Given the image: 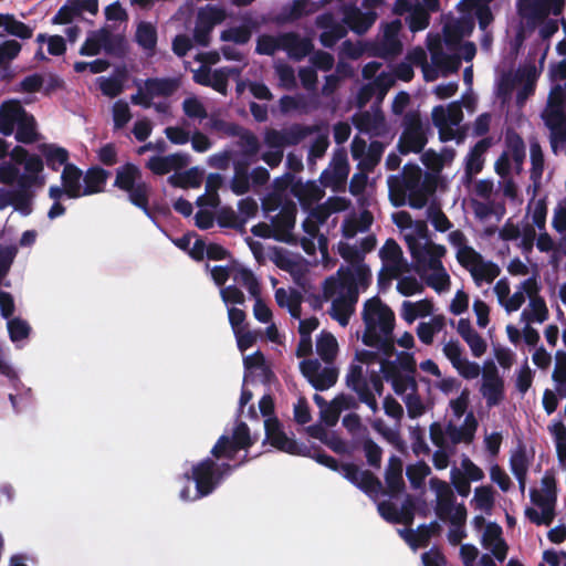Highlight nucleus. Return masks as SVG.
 <instances>
[{"instance_id":"1","label":"nucleus","mask_w":566,"mask_h":566,"mask_svg":"<svg viewBox=\"0 0 566 566\" xmlns=\"http://www.w3.org/2000/svg\"><path fill=\"white\" fill-rule=\"evenodd\" d=\"M473 31V20L470 17L450 19L444 23L443 38L428 34L427 52L422 48H415L408 52L406 61L411 65L421 67L423 78L433 82L440 76H448L460 69L461 61L470 62L476 53V46L471 41H463Z\"/></svg>"},{"instance_id":"2","label":"nucleus","mask_w":566,"mask_h":566,"mask_svg":"<svg viewBox=\"0 0 566 566\" xmlns=\"http://www.w3.org/2000/svg\"><path fill=\"white\" fill-rule=\"evenodd\" d=\"M252 444L250 430L244 422H238L233 428L232 436L222 434L211 449L212 458H206L185 471L182 479L186 485L180 490L179 497L184 502H195L211 493L230 475L231 461L241 449H248Z\"/></svg>"},{"instance_id":"3","label":"nucleus","mask_w":566,"mask_h":566,"mask_svg":"<svg viewBox=\"0 0 566 566\" xmlns=\"http://www.w3.org/2000/svg\"><path fill=\"white\" fill-rule=\"evenodd\" d=\"M46 182L44 163L38 155L15 146L10 160L0 163V210L12 207L22 217L33 212L38 190Z\"/></svg>"},{"instance_id":"4","label":"nucleus","mask_w":566,"mask_h":566,"mask_svg":"<svg viewBox=\"0 0 566 566\" xmlns=\"http://www.w3.org/2000/svg\"><path fill=\"white\" fill-rule=\"evenodd\" d=\"M338 253L348 264L324 281L323 300L331 303L329 316L346 327L355 312L359 293L365 292L371 282V271L356 245L339 243Z\"/></svg>"},{"instance_id":"5","label":"nucleus","mask_w":566,"mask_h":566,"mask_svg":"<svg viewBox=\"0 0 566 566\" xmlns=\"http://www.w3.org/2000/svg\"><path fill=\"white\" fill-rule=\"evenodd\" d=\"M361 317L365 324L361 340L373 349L357 352L356 359L368 365L378 356L391 357L395 352L394 312L378 296H374L364 303Z\"/></svg>"},{"instance_id":"6","label":"nucleus","mask_w":566,"mask_h":566,"mask_svg":"<svg viewBox=\"0 0 566 566\" xmlns=\"http://www.w3.org/2000/svg\"><path fill=\"white\" fill-rule=\"evenodd\" d=\"M386 0H364V11L355 6L343 7V20L337 21L332 13H323L316 18V25L322 29L319 41L325 48H333L337 41L346 36L348 28L364 34L375 23L376 9Z\"/></svg>"},{"instance_id":"7","label":"nucleus","mask_w":566,"mask_h":566,"mask_svg":"<svg viewBox=\"0 0 566 566\" xmlns=\"http://www.w3.org/2000/svg\"><path fill=\"white\" fill-rule=\"evenodd\" d=\"M388 193L395 207L408 205L413 209L427 206L429 197L434 192L436 186L417 165H406L398 175L387 178Z\"/></svg>"},{"instance_id":"8","label":"nucleus","mask_w":566,"mask_h":566,"mask_svg":"<svg viewBox=\"0 0 566 566\" xmlns=\"http://www.w3.org/2000/svg\"><path fill=\"white\" fill-rule=\"evenodd\" d=\"M552 80L553 86L542 117L549 130L551 149L555 155H558L566 147V111L564 108L566 61L560 62L552 70Z\"/></svg>"},{"instance_id":"9","label":"nucleus","mask_w":566,"mask_h":566,"mask_svg":"<svg viewBox=\"0 0 566 566\" xmlns=\"http://www.w3.org/2000/svg\"><path fill=\"white\" fill-rule=\"evenodd\" d=\"M565 0H517L516 10L528 29H537L542 40H549L559 29Z\"/></svg>"},{"instance_id":"10","label":"nucleus","mask_w":566,"mask_h":566,"mask_svg":"<svg viewBox=\"0 0 566 566\" xmlns=\"http://www.w3.org/2000/svg\"><path fill=\"white\" fill-rule=\"evenodd\" d=\"M448 242L455 250L458 263L471 275L474 284L480 287L484 283L491 284L501 273L500 266L478 252L461 230H453L448 234Z\"/></svg>"},{"instance_id":"11","label":"nucleus","mask_w":566,"mask_h":566,"mask_svg":"<svg viewBox=\"0 0 566 566\" xmlns=\"http://www.w3.org/2000/svg\"><path fill=\"white\" fill-rule=\"evenodd\" d=\"M22 144H32L40 139L34 116L28 113L20 101L9 99L0 105V134L10 136Z\"/></svg>"},{"instance_id":"12","label":"nucleus","mask_w":566,"mask_h":566,"mask_svg":"<svg viewBox=\"0 0 566 566\" xmlns=\"http://www.w3.org/2000/svg\"><path fill=\"white\" fill-rule=\"evenodd\" d=\"M538 72L535 65L527 64L514 72L503 73L497 82L496 93L505 102L516 92V104L522 106L535 91Z\"/></svg>"},{"instance_id":"13","label":"nucleus","mask_w":566,"mask_h":566,"mask_svg":"<svg viewBox=\"0 0 566 566\" xmlns=\"http://www.w3.org/2000/svg\"><path fill=\"white\" fill-rule=\"evenodd\" d=\"M363 364L352 363L349 365L346 374V385L357 394L360 402L365 403L373 413H376L378 411L376 395H382V379L376 371L366 376L367 370H365Z\"/></svg>"},{"instance_id":"14","label":"nucleus","mask_w":566,"mask_h":566,"mask_svg":"<svg viewBox=\"0 0 566 566\" xmlns=\"http://www.w3.org/2000/svg\"><path fill=\"white\" fill-rule=\"evenodd\" d=\"M374 361L379 363V373L391 382L394 391L402 399L409 392L417 391V382L412 376L415 368L410 357L397 356L395 360H390V357L378 356Z\"/></svg>"},{"instance_id":"15","label":"nucleus","mask_w":566,"mask_h":566,"mask_svg":"<svg viewBox=\"0 0 566 566\" xmlns=\"http://www.w3.org/2000/svg\"><path fill=\"white\" fill-rule=\"evenodd\" d=\"M328 217V210L319 206L313 209L303 221L305 235L301 238L300 243L307 254L314 255L317 249L323 253L327 251L328 240L319 232V227L327 221Z\"/></svg>"},{"instance_id":"16","label":"nucleus","mask_w":566,"mask_h":566,"mask_svg":"<svg viewBox=\"0 0 566 566\" xmlns=\"http://www.w3.org/2000/svg\"><path fill=\"white\" fill-rule=\"evenodd\" d=\"M410 254L416 263L419 274H427L430 270H434L442 264L441 259L444 256L447 249L444 245L433 243L426 234L418 237L417 240L409 242L407 245Z\"/></svg>"},{"instance_id":"17","label":"nucleus","mask_w":566,"mask_h":566,"mask_svg":"<svg viewBox=\"0 0 566 566\" xmlns=\"http://www.w3.org/2000/svg\"><path fill=\"white\" fill-rule=\"evenodd\" d=\"M432 122L439 130V137L442 142L455 139L461 142L460 124L463 120V112L460 102L450 103L447 106L438 105L433 107Z\"/></svg>"},{"instance_id":"18","label":"nucleus","mask_w":566,"mask_h":566,"mask_svg":"<svg viewBox=\"0 0 566 566\" xmlns=\"http://www.w3.org/2000/svg\"><path fill=\"white\" fill-rule=\"evenodd\" d=\"M431 491L436 494V514L441 521L453 518V521H465L467 509L463 504L455 503V496L452 488L438 478H431L429 481Z\"/></svg>"},{"instance_id":"19","label":"nucleus","mask_w":566,"mask_h":566,"mask_svg":"<svg viewBox=\"0 0 566 566\" xmlns=\"http://www.w3.org/2000/svg\"><path fill=\"white\" fill-rule=\"evenodd\" d=\"M300 370L310 385L318 391L332 388L337 382L339 374L335 361H321L317 358L301 360Z\"/></svg>"},{"instance_id":"20","label":"nucleus","mask_w":566,"mask_h":566,"mask_svg":"<svg viewBox=\"0 0 566 566\" xmlns=\"http://www.w3.org/2000/svg\"><path fill=\"white\" fill-rule=\"evenodd\" d=\"M439 9V0H396L394 11L408 14L406 22L411 32L424 30L429 25V13Z\"/></svg>"},{"instance_id":"21","label":"nucleus","mask_w":566,"mask_h":566,"mask_svg":"<svg viewBox=\"0 0 566 566\" xmlns=\"http://www.w3.org/2000/svg\"><path fill=\"white\" fill-rule=\"evenodd\" d=\"M402 133L398 140L400 154L421 153L427 139V127L418 113H407L402 118Z\"/></svg>"},{"instance_id":"22","label":"nucleus","mask_w":566,"mask_h":566,"mask_svg":"<svg viewBox=\"0 0 566 566\" xmlns=\"http://www.w3.org/2000/svg\"><path fill=\"white\" fill-rule=\"evenodd\" d=\"M317 130V126L298 123L291 124L281 129L271 128L264 133V144H271L284 150L285 147L298 145Z\"/></svg>"},{"instance_id":"23","label":"nucleus","mask_w":566,"mask_h":566,"mask_svg":"<svg viewBox=\"0 0 566 566\" xmlns=\"http://www.w3.org/2000/svg\"><path fill=\"white\" fill-rule=\"evenodd\" d=\"M48 196H65L67 199L86 197L87 191H83V171L74 164L65 165L61 174V186H50Z\"/></svg>"},{"instance_id":"24","label":"nucleus","mask_w":566,"mask_h":566,"mask_svg":"<svg viewBox=\"0 0 566 566\" xmlns=\"http://www.w3.org/2000/svg\"><path fill=\"white\" fill-rule=\"evenodd\" d=\"M480 392L489 408L496 407L504 400V379L492 360L484 364Z\"/></svg>"},{"instance_id":"25","label":"nucleus","mask_w":566,"mask_h":566,"mask_svg":"<svg viewBox=\"0 0 566 566\" xmlns=\"http://www.w3.org/2000/svg\"><path fill=\"white\" fill-rule=\"evenodd\" d=\"M442 353L461 377L471 380L481 374L480 365L463 355V347L459 340L450 339L443 343Z\"/></svg>"},{"instance_id":"26","label":"nucleus","mask_w":566,"mask_h":566,"mask_svg":"<svg viewBox=\"0 0 566 566\" xmlns=\"http://www.w3.org/2000/svg\"><path fill=\"white\" fill-rule=\"evenodd\" d=\"M401 29L402 22L399 19L387 23L381 35L378 36L374 44L375 54L384 59H392L400 54L402 51V44L399 39Z\"/></svg>"},{"instance_id":"27","label":"nucleus","mask_w":566,"mask_h":566,"mask_svg":"<svg viewBox=\"0 0 566 566\" xmlns=\"http://www.w3.org/2000/svg\"><path fill=\"white\" fill-rule=\"evenodd\" d=\"M356 128L369 137L382 136L386 130V122L379 105H373L370 111H364L353 116Z\"/></svg>"},{"instance_id":"28","label":"nucleus","mask_w":566,"mask_h":566,"mask_svg":"<svg viewBox=\"0 0 566 566\" xmlns=\"http://www.w3.org/2000/svg\"><path fill=\"white\" fill-rule=\"evenodd\" d=\"M349 174V165L345 150H336L326 169L319 176V181L324 187H337L346 181Z\"/></svg>"},{"instance_id":"29","label":"nucleus","mask_w":566,"mask_h":566,"mask_svg":"<svg viewBox=\"0 0 566 566\" xmlns=\"http://www.w3.org/2000/svg\"><path fill=\"white\" fill-rule=\"evenodd\" d=\"M352 484L368 495H376L381 490V482L369 471L359 470L354 464H343L338 470Z\"/></svg>"},{"instance_id":"30","label":"nucleus","mask_w":566,"mask_h":566,"mask_svg":"<svg viewBox=\"0 0 566 566\" xmlns=\"http://www.w3.org/2000/svg\"><path fill=\"white\" fill-rule=\"evenodd\" d=\"M269 218L274 231V239L291 242L293 240L292 230L295 226V210L282 208L274 216H269Z\"/></svg>"},{"instance_id":"31","label":"nucleus","mask_w":566,"mask_h":566,"mask_svg":"<svg viewBox=\"0 0 566 566\" xmlns=\"http://www.w3.org/2000/svg\"><path fill=\"white\" fill-rule=\"evenodd\" d=\"M502 530L496 524H489L481 537L482 546L491 552V556L503 563L507 555V545L502 538Z\"/></svg>"},{"instance_id":"32","label":"nucleus","mask_w":566,"mask_h":566,"mask_svg":"<svg viewBox=\"0 0 566 566\" xmlns=\"http://www.w3.org/2000/svg\"><path fill=\"white\" fill-rule=\"evenodd\" d=\"M530 159H531V181L532 185L527 188V193L533 191L537 196V191L542 186V178L545 167V158L542 146L538 140L533 137L530 139Z\"/></svg>"},{"instance_id":"33","label":"nucleus","mask_w":566,"mask_h":566,"mask_svg":"<svg viewBox=\"0 0 566 566\" xmlns=\"http://www.w3.org/2000/svg\"><path fill=\"white\" fill-rule=\"evenodd\" d=\"M281 50L286 52L290 59L301 61L313 50L310 39L302 38L294 32L281 33Z\"/></svg>"},{"instance_id":"34","label":"nucleus","mask_w":566,"mask_h":566,"mask_svg":"<svg viewBox=\"0 0 566 566\" xmlns=\"http://www.w3.org/2000/svg\"><path fill=\"white\" fill-rule=\"evenodd\" d=\"M144 84L146 85L147 95L150 96L151 101L159 97L167 98L180 88L181 77H148L144 81Z\"/></svg>"},{"instance_id":"35","label":"nucleus","mask_w":566,"mask_h":566,"mask_svg":"<svg viewBox=\"0 0 566 566\" xmlns=\"http://www.w3.org/2000/svg\"><path fill=\"white\" fill-rule=\"evenodd\" d=\"M264 430L266 440L273 447L287 453H296V442L285 434V432L281 428L280 422L276 419H265Z\"/></svg>"},{"instance_id":"36","label":"nucleus","mask_w":566,"mask_h":566,"mask_svg":"<svg viewBox=\"0 0 566 566\" xmlns=\"http://www.w3.org/2000/svg\"><path fill=\"white\" fill-rule=\"evenodd\" d=\"M241 280L249 293L255 298L253 306V314L255 319L260 323H270L272 319V312L268 305L259 296V284L254 275L249 271L241 272Z\"/></svg>"},{"instance_id":"37","label":"nucleus","mask_w":566,"mask_h":566,"mask_svg":"<svg viewBox=\"0 0 566 566\" xmlns=\"http://www.w3.org/2000/svg\"><path fill=\"white\" fill-rule=\"evenodd\" d=\"M490 147L488 139L479 140L474 147L469 151L465 157L464 175L462 177L463 184L469 185L472 182L473 177L479 174L484 166L483 154Z\"/></svg>"},{"instance_id":"38","label":"nucleus","mask_w":566,"mask_h":566,"mask_svg":"<svg viewBox=\"0 0 566 566\" xmlns=\"http://www.w3.org/2000/svg\"><path fill=\"white\" fill-rule=\"evenodd\" d=\"M394 223L401 230L407 243L412 242L427 233V226L422 221H413L407 211H398L392 214Z\"/></svg>"},{"instance_id":"39","label":"nucleus","mask_w":566,"mask_h":566,"mask_svg":"<svg viewBox=\"0 0 566 566\" xmlns=\"http://www.w3.org/2000/svg\"><path fill=\"white\" fill-rule=\"evenodd\" d=\"M539 292V286L535 277H528L521 282L515 292L505 301L503 307L507 313L515 312L525 303L526 296L528 301L534 294Z\"/></svg>"},{"instance_id":"40","label":"nucleus","mask_w":566,"mask_h":566,"mask_svg":"<svg viewBox=\"0 0 566 566\" xmlns=\"http://www.w3.org/2000/svg\"><path fill=\"white\" fill-rule=\"evenodd\" d=\"M187 164L188 156L177 153L168 156H153L148 159L146 167L156 175H165L171 170L181 169Z\"/></svg>"},{"instance_id":"41","label":"nucleus","mask_w":566,"mask_h":566,"mask_svg":"<svg viewBox=\"0 0 566 566\" xmlns=\"http://www.w3.org/2000/svg\"><path fill=\"white\" fill-rule=\"evenodd\" d=\"M280 109L282 113L286 114L292 111H297L303 114H307L314 109H316L319 105L317 94L311 95H296L290 96L284 95L280 98L279 102Z\"/></svg>"},{"instance_id":"42","label":"nucleus","mask_w":566,"mask_h":566,"mask_svg":"<svg viewBox=\"0 0 566 566\" xmlns=\"http://www.w3.org/2000/svg\"><path fill=\"white\" fill-rule=\"evenodd\" d=\"M475 429L476 422L472 413L467 416L465 422L462 426L449 422L446 432L450 449L453 450L461 442L470 443L474 437Z\"/></svg>"},{"instance_id":"43","label":"nucleus","mask_w":566,"mask_h":566,"mask_svg":"<svg viewBox=\"0 0 566 566\" xmlns=\"http://www.w3.org/2000/svg\"><path fill=\"white\" fill-rule=\"evenodd\" d=\"M374 221L370 211L364 209L359 213H355L345 219L342 224V232L346 239H353L358 233H365L369 230Z\"/></svg>"},{"instance_id":"44","label":"nucleus","mask_w":566,"mask_h":566,"mask_svg":"<svg viewBox=\"0 0 566 566\" xmlns=\"http://www.w3.org/2000/svg\"><path fill=\"white\" fill-rule=\"evenodd\" d=\"M548 318V308L545 300L537 294L531 297L527 306L521 313V322L524 324H543Z\"/></svg>"},{"instance_id":"45","label":"nucleus","mask_w":566,"mask_h":566,"mask_svg":"<svg viewBox=\"0 0 566 566\" xmlns=\"http://www.w3.org/2000/svg\"><path fill=\"white\" fill-rule=\"evenodd\" d=\"M0 36L11 35L20 40L30 39L33 29L15 19L12 14L0 13Z\"/></svg>"},{"instance_id":"46","label":"nucleus","mask_w":566,"mask_h":566,"mask_svg":"<svg viewBox=\"0 0 566 566\" xmlns=\"http://www.w3.org/2000/svg\"><path fill=\"white\" fill-rule=\"evenodd\" d=\"M433 303L428 298L418 302L403 301L400 315L408 324L413 323L419 317H426L433 314Z\"/></svg>"},{"instance_id":"47","label":"nucleus","mask_w":566,"mask_h":566,"mask_svg":"<svg viewBox=\"0 0 566 566\" xmlns=\"http://www.w3.org/2000/svg\"><path fill=\"white\" fill-rule=\"evenodd\" d=\"M274 296L280 307L286 308L293 318L300 319L302 295L298 291L280 287L275 290Z\"/></svg>"},{"instance_id":"48","label":"nucleus","mask_w":566,"mask_h":566,"mask_svg":"<svg viewBox=\"0 0 566 566\" xmlns=\"http://www.w3.org/2000/svg\"><path fill=\"white\" fill-rule=\"evenodd\" d=\"M403 463L397 455H391L386 469L385 480L391 494L401 492L405 488Z\"/></svg>"},{"instance_id":"49","label":"nucleus","mask_w":566,"mask_h":566,"mask_svg":"<svg viewBox=\"0 0 566 566\" xmlns=\"http://www.w3.org/2000/svg\"><path fill=\"white\" fill-rule=\"evenodd\" d=\"M41 155L44 157L48 167L57 170L61 166L72 165L69 163V151L55 144H41L39 146Z\"/></svg>"},{"instance_id":"50","label":"nucleus","mask_w":566,"mask_h":566,"mask_svg":"<svg viewBox=\"0 0 566 566\" xmlns=\"http://www.w3.org/2000/svg\"><path fill=\"white\" fill-rule=\"evenodd\" d=\"M142 180L139 168L133 164H126L116 170L114 186L120 190L127 191L136 187Z\"/></svg>"},{"instance_id":"51","label":"nucleus","mask_w":566,"mask_h":566,"mask_svg":"<svg viewBox=\"0 0 566 566\" xmlns=\"http://www.w3.org/2000/svg\"><path fill=\"white\" fill-rule=\"evenodd\" d=\"M446 327V317L443 315H433L428 322H420L417 326V336L424 345L433 343L434 335Z\"/></svg>"},{"instance_id":"52","label":"nucleus","mask_w":566,"mask_h":566,"mask_svg":"<svg viewBox=\"0 0 566 566\" xmlns=\"http://www.w3.org/2000/svg\"><path fill=\"white\" fill-rule=\"evenodd\" d=\"M222 185V177L219 174H210L206 179V192L198 197L197 205L200 208H217L219 205L218 190Z\"/></svg>"},{"instance_id":"53","label":"nucleus","mask_w":566,"mask_h":566,"mask_svg":"<svg viewBox=\"0 0 566 566\" xmlns=\"http://www.w3.org/2000/svg\"><path fill=\"white\" fill-rule=\"evenodd\" d=\"M387 86L384 84V78L377 76L374 81L363 85L357 93V103L359 107H364L374 96H377L378 103L382 101L387 93Z\"/></svg>"},{"instance_id":"54","label":"nucleus","mask_w":566,"mask_h":566,"mask_svg":"<svg viewBox=\"0 0 566 566\" xmlns=\"http://www.w3.org/2000/svg\"><path fill=\"white\" fill-rule=\"evenodd\" d=\"M108 177V172L102 168L93 167L83 174V191H87V196L99 193L104 190Z\"/></svg>"},{"instance_id":"55","label":"nucleus","mask_w":566,"mask_h":566,"mask_svg":"<svg viewBox=\"0 0 566 566\" xmlns=\"http://www.w3.org/2000/svg\"><path fill=\"white\" fill-rule=\"evenodd\" d=\"M514 167V174L520 175L526 157V148L523 139L518 135L507 138V150L505 151Z\"/></svg>"},{"instance_id":"56","label":"nucleus","mask_w":566,"mask_h":566,"mask_svg":"<svg viewBox=\"0 0 566 566\" xmlns=\"http://www.w3.org/2000/svg\"><path fill=\"white\" fill-rule=\"evenodd\" d=\"M128 195V200L132 205L143 210V212L155 222V217L153 216L151 211L149 210L148 203H149V196L151 192L150 186L143 181L139 182L136 187L132 188L130 190L126 191Z\"/></svg>"},{"instance_id":"57","label":"nucleus","mask_w":566,"mask_h":566,"mask_svg":"<svg viewBox=\"0 0 566 566\" xmlns=\"http://www.w3.org/2000/svg\"><path fill=\"white\" fill-rule=\"evenodd\" d=\"M7 329L10 340L15 345L17 348H22L24 346V342L31 334L30 324L21 317H12L7 319Z\"/></svg>"},{"instance_id":"58","label":"nucleus","mask_w":566,"mask_h":566,"mask_svg":"<svg viewBox=\"0 0 566 566\" xmlns=\"http://www.w3.org/2000/svg\"><path fill=\"white\" fill-rule=\"evenodd\" d=\"M203 179V171L192 167L184 172H175L168 177V182L174 187L198 188Z\"/></svg>"},{"instance_id":"59","label":"nucleus","mask_w":566,"mask_h":566,"mask_svg":"<svg viewBox=\"0 0 566 566\" xmlns=\"http://www.w3.org/2000/svg\"><path fill=\"white\" fill-rule=\"evenodd\" d=\"M460 557L464 566H496L490 554L479 556V549L472 544L461 545Z\"/></svg>"},{"instance_id":"60","label":"nucleus","mask_w":566,"mask_h":566,"mask_svg":"<svg viewBox=\"0 0 566 566\" xmlns=\"http://www.w3.org/2000/svg\"><path fill=\"white\" fill-rule=\"evenodd\" d=\"M316 353L323 361H334L338 353V343L328 332H321L316 338Z\"/></svg>"},{"instance_id":"61","label":"nucleus","mask_w":566,"mask_h":566,"mask_svg":"<svg viewBox=\"0 0 566 566\" xmlns=\"http://www.w3.org/2000/svg\"><path fill=\"white\" fill-rule=\"evenodd\" d=\"M135 41L144 51L153 53L157 44L156 28L150 22H139L135 33Z\"/></svg>"},{"instance_id":"62","label":"nucleus","mask_w":566,"mask_h":566,"mask_svg":"<svg viewBox=\"0 0 566 566\" xmlns=\"http://www.w3.org/2000/svg\"><path fill=\"white\" fill-rule=\"evenodd\" d=\"M97 42L101 51L112 55H122L124 53V40L120 35L114 34L107 30L97 31Z\"/></svg>"},{"instance_id":"63","label":"nucleus","mask_w":566,"mask_h":566,"mask_svg":"<svg viewBox=\"0 0 566 566\" xmlns=\"http://www.w3.org/2000/svg\"><path fill=\"white\" fill-rule=\"evenodd\" d=\"M181 108L185 116L191 122L201 123L208 118L207 108L202 101L196 95L186 97L181 103Z\"/></svg>"},{"instance_id":"64","label":"nucleus","mask_w":566,"mask_h":566,"mask_svg":"<svg viewBox=\"0 0 566 566\" xmlns=\"http://www.w3.org/2000/svg\"><path fill=\"white\" fill-rule=\"evenodd\" d=\"M233 137L238 138L234 143V146L237 147V149H233L234 151L258 156L260 151V142L253 133L240 126L239 134Z\"/></svg>"}]
</instances>
